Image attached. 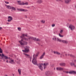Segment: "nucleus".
Wrapping results in <instances>:
<instances>
[{
    "mask_svg": "<svg viewBox=\"0 0 76 76\" xmlns=\"http://www.w3.org/2000/svg\"><path fill=\"white\" fill-rule=\"evenodd\" d=\"M39 53V52H38L37 53L36 55L34 54L33 55V59L32 60V63L34 65H37L38 66L39 68L41 70H43V67H42V65H43V64H39V65H38L37 64V57L38 56V54Z\"/></svg>",
    "mask_w": 76,
    "mask_h": 76,
    "instance_id": "nucleus-1",
    "label": "nucleus"
},
{
    "mask_svg": "<svg viewBox=\"0 0 76 76\" xmlns=\"http://www.w3.org/2000/svg\"><path fill=\"white\" fill-rule=\"evenodd\" d=\"M19 42L21 45H27L28 44L27 42L24 41L22 39L19 41Z\"/></svg>",
    "mask_w": 76,
    "mask_h": 76,
    "instance_id": "nucleus-2",
    "label": "nucleus"
},
{
    "mask_svg": "<svg viewBox=\"0 0 76 76\" xmlns=\"http://www.w3.org/2000/svg\"><path fill=\"white\" fill-rule=\"evenodd\" d=\"M25 36L26 37H28V35H27V34H23L21 36H20V38H22V39H25V40H26V41H28V40L30 39H29V38H30L31 37H30L28 38H26L25 37Z\"/></svg>",
    "mask_w": 76,
    "mask_h": 76,
    "instance_id": "nucleus-3",
    "label": "nucleus"
},
{
    "mask_svg": "<svg viewBox=\"0 0 76 76\" xmlns=\"http://www.w3.org/2000/svg\"><path fill=\"white\" fill-rule=\"evenodd\" d=\"M63 72H64V73H69V74H76V71H70L69 72L68 71H63Z\"/></svg>",
    "mask_w": 76,
    "mask_h": 76,
    "instance_id": "nucleus-4",
    "label": "nucleus"
},
{
    "mask_svg": "<svg viewBox=\"0 0 76 76\" xmlns=\"http://www.w3.org/2000/svg\"><path fill=\"white\" fill-rule=\"evenodd\" d=\"M57 41H59V42H62V43H64V44H67V41L65 40H62L60 39L57 38Z\"/></svg>",
    "mask_w": 76,
    "mask_h": 76,
    "instance_id": "nucleus-5",
    "label": "nucleus"
},
{
    "mask_svg": "<svg viewBox=\"0 0 76 76\" xmlns=\"http://www.w3.org/2000/svg\"><path fill=\"white\" fill-rule=\"evenodd\" d=\"M25 50H22V51L24 53H28L29 51V47L28 46H26V48H25Z\"/></svg>",
    "mask_w": 76,
    "mask_h": 76,
    "instance_id": "nucleus-6",
    "label": "nucleus"
},
{
    "mask_svg": "<svg viewBox=\"0 0 76 76\" xmlns=\"http://www.w3.org/2000/svg\"><path fill=\"white\" fill-rule=\"evenodd\" d=\"M17 2L18 3V4L19 5H24L25 4L28 5V2H26V3H25L24 2L21 3V1H17Z\"/></svg>",
    "mask_w": 76,
    "mask_h": 76,
    "instance_id": "nucleus-7",
    "label": "nucleus"
},
{
    "mask_svg": "<svg viewBox=\"0 0 76 76\" xmlns=\"http://www.w3.org/2000/svg\"><path fill=\"white\" fill-rule=\"evenodd\" d=\"M29 39H33L34 41H39L40 40L39 39H37L36 38H34L33 37H30Z\"/></svg>",
    "mask_w": 76,
    "mask_h": 76,
    "instance_id": "nucleus-8",
    "label": "nucleus"
},
{
    "mask_svg": "<svg viewBox=\"0 0 76 76\" xmlns=\"http://www.w3.org/2000/svg\"><path fill=\"white\" fill-rule=\"evenodd\" d=\"M17 10L21 12H28V10H27L20 8L17 9Z\"/></svg>",
    "mask_w": 76,
    "mask_h": 76,
    "instance_id": "nucleus-9",
    "label": "nucleus"
},
{
    "mask_svg": "<svg viewBox=\"0 0 76 76\" xmlns=\"http://www.w3.org/2000/svg\"><path fill=\"white\" fill-rule=\"evenodd\" d=\"M0 57H1L2 58H5V59H6L7 60V59H8V57L7 56H6L4 55V54H1L0 53Z\"/></svg>",
    "mask_w": 76,
    "mask_h": 76,
    "instance_id": "nucleus-10",
    "label": "nucleus"
},
{
    "mask_svg": "<svg viewBox=\"0 0 76 76\" xmlns=\"http://www.w3.org/2000/svg\"><path fill=\"white\" fill-rule=\"evenodd\" d=\"M69 28L71 29L72 31H73L74 29H75V26L72 25H71L69 26Z\"/></svg>",
    "mask_w": 76,
    "mask_h": 76,
    "instance_id": "nucleus-11",
    "label": "nucleus"
},
{
    "mask_svg": "<svg viewBox=\"0 0 76 76\" xmlns=\"http://www.w3.org/2000/svg\"><path fill=\"white\" fill-rule=\"evenodd\" d=\"M48 64V63H45L43 64L44 69H45L47 68V66Z\"/></svg>",
    "mask_w": 76,
    "mask_h": 76,
    "instance_id": "nucleus-12",
    "label": "nucleus"
},
{
    "mask_svg": "<svg viewBox=\"0 0 76 76\" xmlns=\"http://www.w3.org/2000/svg\"><path fill=\"white\" fill-rule=\"evenodd\" d=\"M56 70H60V71H61V70H64V68L61 67H57L56 68Z\"/></svg>",
    "mask_w": 76,
    "mask_h": 76,
    "instance_id": "nucleus-13",
    "label": "nucleus"
},
{
    "mask_svg": "<svg viewBox=\"0 0 76 76\" xmlns=\"http://www.w3.org/2000/svg\"><path fill=\"white\" fill-rule=\"evenodd\" d=\"M8 19H8L7 20L8 22H10L13 19V18L11 16H8Z\"/></svg>",
    "mask_w": 76,
    "mask_h": 76,
    "instance_id": "nucleus-14",
    "label": "nucleus"
},
{
    "mask_svg": "<svg viewBox=\"0 0 76 76\" xmlns=\"http://www.w3.org/2000/svg\"><path fill=\"white\" fill-rule=\"evenodd\" d=\"M71 1V0H66L65 1V3L66 4H69Z\"/></svg>",
    "mask_w": 76,
    "mask_h": 76,
    "instance_id": "nucleus-15",
    "label": "nucleus"
},
{
    "mask_svg": "<svg viewBox=\"0 0 76 76\" xmlns=\"http://www.w3.org/2000/svg\"><path fill=\"white\" fill-rule=\"evenodd\" d=\"M44 56H45V52L43 53L42 56L40 57V59H42V58L44 57Z\"/></svg>",
    "mask_w": 76,
    "mask_h": 76,
    "instance_id": "nucleus-16",
    "label": "nucleus"
},
{
    "mask_svg": "<svg viewBox=\"0 0 76 76\" xmlns=\"http://www.w3.org/2000/svg\"><path fill=\"white\" fill-rule=\"evenodd\" d=\"M24 54L25 55V56L26 58H29L30 57V56L29 55L25 53H24Z\"/></svg>",
    "mask_w": 76,
    "mask_h": 76,
    "instance_id": "nucleus-17",
    "label": "nucleus"
},
{
    "mask_svg": "<svg viewBox=\"0 0 76 76\" xmlns=\"http://www.w3.org/2000/svg\"><path fill=\"white\" fill-rule=\"evenodd\" d=\"M18 72L19 75H21V69H18Z\"/></svg>",
    "mask_w": 76,
    "mask_h": 76,
    "instance_id": "nucleus-18",
    "label": "nucleus"
},
{
    "mask_svg": "<svg viewBox=\"0 0 76 76\" xmlns=\"http://www.w3.org/2000/svg\"><path fill=\"white\" fill-rule=\"evenodd\" d=\"M9 63H11V64H14L15 63L13 60H12L11 61H9Z\"/></svg>",
    "mask_w": 76,
    "mask_h": 76,
    "instance_id": "nucleus-19",
    "label": "nucleus"
},
{
    "mask_svg": "<svg viewBox=\"0 0 76 76\" xmlns=\"http://www.w3.org/2000/svg\"><path fill=\"white\" fill-rule=\"evenodd\" d=\"M68 56H70V57H73L74 58H75L76 57L74 55H73L72 54H68Z\"/></svg>",
    "mask_w": 76,
    "mask_h": 76,
    "instance_id": "nucleus-20",
    "label": "nucleus"
},
{
    "mask_svg": "<svg viewBox=\"0 0 76 76\" xmlns=\"http://www.w3.org/2000/svg\"><path fill=\"white\" fill-rule=\"evenodd\" d=\"M60 65L62 66H64L66 65V64L64 63H61L60 64Z\"/></svg>",
    "mask_w": 76,
    "mask_h": 76,
    "instance_id": "nucleus-21",
    "label": "nucleus"
},
{
    "mask_svg": "<svg viewBox=\"0 0 76 76\" xmlns=\"http://www.w3.org/2000/svg\"><path fill=\"white\" fill-rule=\"evenodd\" d=\"M69 64L72 66H73L75 65V63H73L72 62H70L69 63Z\"/></svg>",
    "mask_w": 76,
    "mask_h": 76,
    "instance_id": "nucleus-22",
    "label": "nucleus"
},
{
    "mask_svg": "<svg viewBox=\"0 0 76 76\" xmlns=\"http://www.w3.org/2000/svg\"><path fill=\"white\" fill-rule=\"evenodd\" d=\"M11 9H12V10H13L14 11L16 10V8L13 7H11Z\"/></svg>",
    "mask_w": 76,
    "mask_h": 76,
    "instance_id": "nucleus-23",
    "label": "nucleus"
},
{
    "mask_svg": "<svg viewBox=\"0 0 76 76\" xmlns=\"http://www.w3.org/2000/svg\"><path fill=\"white\" fill-rule=\"evenodd\" d=\"M38 3H42V1L41 0H38Z\"/></svg>",
    "mask_w": 76,
    "mask_h": 76,
    "instance_id": "nucleus-24",
    "label": "nucleus"
},
{
    "mask_svg": "<svg viewBox=\"0 0 76 76\" xmlns=\"http://www.w3.org/2000/svg\"><path fill=\"white\" fill-rule=\"evenodd\" d=\"M7 9H11V7H12L10 6H7Z\"/></svg>",
    "mask_w": 76,
    "mask_h": 76,
    "instance_id": "nucleus-25",
    "label": "nucleus"
},
{
    "mask_svg": "<svg viewBox=\"0 0 76 76\" xmlns=\"http://www.w3.org/2000/svg\"><path fill=\"white\" fill-rule=\"evenodd\" d=\"M0 53H3V50L0 48Z\"/></svg>",
    "mask_w": 76,
    "mask_h": 76,
    "instance_id": "nucleus-26",
    "label": "nucleus"
},
{
    "mask_svg": "<svg viewBox=\"0 0 76 76\" xmlns=\"http://www.w3.org/2000/svg\"><path fill=\"white\" fill-rule=\"evenodd\" d=\"M41 23H45V20H42L40 21Z\"/></svg>",
    "mask_w": 76,
    "mask_h": 76,
    "instance_id": "nucleus-27",
    "label": "nucleus"
},
{
    "mask_svg": "<svg viewBox=\"0 0 76 76\" xmlns=\"http://www.w3.org/2000/svg\"><path fill=\"white\" fill-rule=\"evenodd\" d=\"M59 36L60 37H63V35H61L60 33L59 34Z\"/></svg>",
    "mask_w": 76,
    "mask_h": 76,
    "instance_id": "nucleus-28",
    "label": "nucleus"
},
{
    "mask_svg": "<svg viewBox=\"0 0 76 76\" xmlns=\"http://www.w3.org/2000/svg\"><path fill=\"white\" fill-rule=\"evenodd\" d=\"M63 31L62 30H61L60 31V33L61 34H62V33H63Z\"/></svg>",
    "mask_w": 76,
    "mask_h": 76,
    "instance_id": "nucleus-29",
    "label": "nucleus"
},
{
    "mask_svg": "<svg viewBox=\"0 0 76 76\" xmlns=\"http://www.w3.org/2000/svg\"><path fill=\"white\" fill-rule=\"evenodd\" d=\"M53 40H54V41H56L57 39H56V37L53 38H52Z\"/></svg>",
    "mask_w": 76,
    "mask_h": 76,
    "instance_id": "nucleus-30",
    "label": "nucleus"
},
{
    "mask_svg": "<svg viewBox=\"0 0 76 76\" xmlns=\"http://www.w3.org/2000/svg\"><path fill=\"white\" fill-rule=\"evenodd\" d=\"M56 54H58V55H60V53L56 52Z\"/></svg>",
    "mask_w": 76,
    "mask_h": 76,
    "instance_id": "nucleus-31",
    "label": "nucleus"
},
{
    "mask_svg": "<svg viewBox=\"0 0 76 76\" xmlns=\"http://www.w3.org/2000/svg\"><path fill=\"white\" fill-rule=\"evenodd\" d=\"M18 31H20V30H21V28L18 27Z\"/></svg>",
    "mask_w": 76,
    "mask_h": 76,
    "instance_id": "nucleus-32",
    "label": "nucleus"
},
{
    "mask_svg": "<svg viewBox=\"0 0 76 76\" xmlns=\"http://www.w3.org/2000/svg\"><path fill=\"white\" fill-rule=\"evenodd\" d=\"M57 2H59V1H61V0H55Z\"/></svg>",
    "mask_w": 76,
    "mask_h": 76,
    "instance_id": "nucleus-33",
    "label": "nucleus"
},
{
    "mask_svg": "<svg viewBox=\"0 0 76 76\" xmlns=\"http://www.w3.org/2000/svg\"><path fill=\"white\" fill-rule=\"evenodd\" d=\"M52 27H54L55 26V24H52Z\"/></svg>",
    "mask_w": 76,
    "mask_h": 76,
    "instance_id": "nucleus-34",
    "label": "nucleus"
},
{
    "mask_svg": "<svg viewBox=\"0 0 76 76\" xmlns=\"http://www.w3.org/2000/svg\"><path fill=\"white\" fill-rule=\"evenodd\" d=\"M5 3L6 4H9V2H7V1H5Z\"/></svg>",
    "mask_w": 76,
    "mask_h": 76,
    "instance_id": "nucleus-35",
    "label": "nucleus"
},
{
    "mask_svg": "<svg viewBox=\"0 0 76 76\" xmlns=\"http://www.w3.org/2000/svg\"><path fill=\"white\" fill-rule=\"evenodd\" d=\"M3 59V61H6V60L5 59V58H4V57H3V58H2Z\"/></svg>",
    "mask_w": 76,
    "mask_h": 76,
    "instance_id": "nucleus-36",
    "label": "nucleus"
},
{
    "mask_svg": "<svg viewBox=\"0 0 76 76\" xmlns=\"http://www.w3.org/2000/svg\"><path fill=\"white\" fill-rule=\"evenodd\" d=\"M30 61H31V59H32V57H30Z\"/></svg>",
    "mask_w": 76,
    "mask_h": 76,
    "instance_id": "nucleus-37",
    "label": "nucleus"
},
{
    "mask_svg": "<svg viewBox=\"0 0 76 76\" xmlns=\"http://www.w3.org/2000/svg\"><path fill=\"white\" fill-rule=\"evenodd\" d=\"M61 55H62L64 57V54H63V53H61Z\"/></svg>",
    "mask_w": 76,
    "mask_h": 76,
    "instance_id": "nucleus-38",
    "label": "nucleus"
},
{
    "mask_svg": "<svg viewBox=\"0 0 76 76\" xmlns=\"http://www.w3.org/2000/svg\"><path fill=\"white\" fill-rule=\"evenodd\" d=\"M53 53H54V54H56V52H55V51H53Z\"/></svg>",
    "mask_w": 76,
    "mask_h": 76,
    "instance_id": "nucleus-39",
    "label": "nucleus"
},
{
    "mask_svg": "<svg viewBox=\"0 0 76 76\" xmlns=\"http://www.w3.org/2000/svg\"><path fill=\"white\" fill-rule=\"evenodd\" d=\"M25 18H28V17H27V16L26 15H25Z\"/></svg>",
    "mask_w": 76,
    "mask_h": 76,
    "instance_id": "nucleus-40",
    "label": "nucleus"
},
{
    "mask_svg": "<svg viewBox=\"0 0 76 76\" xmlns=\"http://www.w3.org/2000/svg\"><path fill=\"white\" fill-rule=\"evenodd\" d=\"M74 61L75 63H76V59L74 60Z\"/></svg>",
    "mask_w": 76,
    "mask_h": 76,
    "instance_id": "nucleus-41",
    "label": "nucleus"
},
{
    "mask_svg": "<svg viewBox=\"0 0 76 76\" xmlns=\"http://www.w3.org/2000/svg\"><path fill=\"white\" fill-rule=\"evenodd\" d=\"M66 57H67V54L65 53V55Z\"/></svg>",
    "mask_w": 76,
    "mask_h": 76,
    "instance_id": "nucleus-42",
    "label": "nucleus"
},
{
    "mask_svg": "<svg viewBox=\"0 0 76 76\" xmlns=\"http://www.w3.org/2000/svg\"><path fill=\"white\" fill-rule=\"evenodd\" d=\"M6 62L7 63H8V60H7L6 61Z\"/></svg>",
    "mask_w": 76,
    "mask_h": 76,
    "instance_id": "nucleus-43",
    "label": "nucleus"
},
{
    "mask_svg": "<svg viewBox=\"0 0 76 76\" xmlns=\"http://www.w3.org/2000/svg\"><path fill=\"white\" fill-rule=\"evenodd\" d=\"M2 29V28L0 27V30H1Z\"/></svg>",
    "mask_w": 76,
    "mask_h": 76,
    "instance_id": "nucleus-44",
    "label": "nucleus"
},
{
    "mask_svg": "<svg viewBox=\"0 0 76 76\" xmlns=\"http://www.w3.org/2000/svg\"><path fill=\"white\" fill-rule=\"evenodd\" d=\"M29 7H27V9H29Z\"/></svg>",
    "mask_w": 76,
    "mask_h": 76,
    "instance_id": "nucleus-45",
    "label": "nucleus"
},
{
    "mask_svg": "<svg viewBox=\"0 0 76 76\" xmlns=\"http://www.w3.org/2000/svg\"><path fill=\"white\" fill-rule=\"evenodd\" d=\"M74 67H76V65H75L74 64Z\"/></svg>",
    "mask_w": 76,
    "mask_h": 76,
    "instance_id": "nucleus-46",
    "label": "nucleus"
},
{
    "mask_svg": "<svg viewBox=\"0 0 76 76\" xmlns=\"http://www.w3.org/2000/svg\"><path fill=\"white\" fill-rule=\"evenodd\" d=\"M7 24H9V23H7Z\"/></svg>",
    "mask_w": 76,
    "mask_h": 76,
    "instance_id": "nucleus-47",
    "label": "nucleus"
},
{
    "mask_svg": "<svg viewBox=\"0 0 76 76\" xmlns=\"http://www.w3.org/2000/svg\"><path fill=\"white\" fill-rule=\"evenodd\" d=\"M4 76H7V75H5Z\"/></svg>",
    "mask_w": 76,
    "mask_h": 76,
    "instance_id": "nucleus-48",
    "label": "nucleus"
},
{
    "mask_svg": "<svg viewBox=\"0 0 76 76\" xmlns=\"http://www.w3.org/2000/svg\"><path fill=\"white\" fill-rule=\"evenodd\" d=\"M12 75H13V76H14V74H12Z\"/></svg>",
    "mask_w": 76,
    "mask_h": 76,
    "instance_id": "nucleus-49",
    "label": "nucleus"
},
{
    "mask_svg": "<svg viewBox=\"0 0 76 76\" xmlns=\"http://www.w3.org/2000/svg\"><path fill=\"white\" fill-rule=\"evenodd\" d=\"M60 57H61V56H60Z\"/></svg>",
    "mask_w": 76,
    "mask_h": 76,
    "instance_id": "nucleus-50",
    "label": "nucleus"
}]
</instances>
